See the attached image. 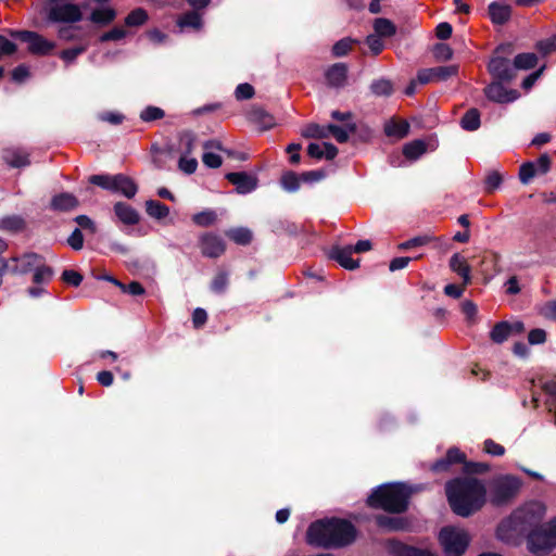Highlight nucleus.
Segmentation results:
<instances>
[{"label":"nucleus","instance_id":"obj_29","mask_svg":"<svg viewBox=\"0 0 556 556\" xmlns=\"http://www.w3.org/2000/svg\"><path fill=\"white\" fill-rule=\"evenodd\" d=\"M225 235L238 245H249L253 240V233L247 227L230 228L225 231Z\"/></svg>","mask_w":556,"mask_h":556},{"label":"nucleus","instance_id":"obj_4","mask_svg":"<svg viewBox=\"0 0 556 556\" xmlns=\"http://www.w3.org/2000/svg\"><path fill=\"white\" fill-rule=\"evenodd\" d=\"M546 513L543 503L532 501L515 509L510 516L501 522L497 528L498 536L502 538L504 531H511L518 535H525L528 539L529 533L534 531L541 523Z\"/></svg>","mask_w":556,"mask_h":556},{"label":"nucleus","instance_id":"obj_21","mask_svg":"<svg viewBox=\"0 0 556 556\" xmlns=\"http://www.w3.org/2000/svg\"><path fill=\"white\" fill-rule=\"evenodd\" d=\"M79 206L78 199L70 192H61L50 200L49 208L53 212H71Z\"/></svg>","mask_w":556,"mask_h":556},{"label":"nucleus","instance_id":"obj_8","mask_svg":"<svg viewBox=\"0 0 556 556\" xmlns=\"http://www.w3.org/2000/svg\"><path fill=\"white\" fill-rule=\"evenodd\" d=\"M521 481L514 476H502L495 479L490 486V503L500 507L509 504L519 493Z\"/></svg>","mask_w":556,"mask_h":556},{"label":"nucleus","instance_id":"obj_2","mask_svg":"<svg viewBox=\"0 0 556 556\" xmlns=\"http://www.w3.org/2000/svg\"><path fill=\"white\" fill-rule=\"evenodd\" d=\"M445 493L452 511L467 518L482 508L486 489L476 478L460 477L446 482Z\"/></svg>","mask_w":556,"mask_h":556},{"label":"nucleus","instance_id":"obj_40","mask_svg":"<svg viewBox=\"0 0 556 556\" xmlns=\"http://www.w3.org/2000/svg\"><path fill=\"white\" fill-rule=\"evenodd\" d=\"M149 20L148 12L142 8L130 11L124 20L127 27H139L144 25Z\"/></svg>","mask_w":556,"mask_h":556},{"label":"nucleus","instance_id":"obj_22","mask_svg":"<svg viewBox=\"0 0 556 556\" xmlns=\"http://www.w3.org/2000/svg\"><path fill=\"white\" fill-rule=\"evenodd\" d=\"M375 522L378 528L389 532L405 531L409 526L407 519L404 517L382 514L375 516Z\"/></svg>","mask_w":556,"mask_h":556},{"label":"nucleus","instance_id":"obj_39","mask_svg":"<svg viewBox=\"0 0 556 556\" xmlns=\"http://www.w3.org/2000/svg\"><path fill=\"white\" fill-rule=\"evenodd\" d=\"M509 337L510 332L507 320L496 323L490 331V339L496 344L504 343Z\"/></svg>","mask_w":556,"mask_h":556},{"label":"nucleus","instance_id":"obj_12","mask_svg":"<svg viewBox=\"0 0 556 556\" xmlns=\"http://www.w3.org/2000/svg\"><path fill=\"white\" fill-rule=\"evenodd\" d=\"M552 159L547 153L541 154L536 161H529L519 167V180L528 185L536 175H545L551 170Z\"/></svg>","mask_w":556,"mask_h":556},{"label":"nucleus","instance_id":"obj_27","mask_svg":"<svg viewBox=\"0 0 556 556\" xmlns=\"http://www.w3.org/2000/svg\"><path fill=\"white\" fill-rule=\"evenodd\" d=\"M383 131L388 137L403 139L409 132V124L406 121H396L391 118L386 122Z\"/></svg>","mask_w":556,"mask_h":556},{"label":"nucleus","instance_id":"obj_53","mask_svg":"<svg viewBox=\"0 0 556 556\" xmlns=\"http://www.w3.org/2000/svg\"><path fill=\"white\" fill-rule=\"evenodd\" d=\"M433 56L441 62L448 61L453 58V49L443 42L435 43L432 49Z\"/></svg>","mask_w":556,"mask_h":556},{"label":"nucleus","instance_id":"obj_19","mask_svg":"<svg viewBox=\"0 0 556 556\" xmlns=\"http://www.w3.org/2000/svg\"><path fill=\"white\" fill-rule=\"evenodd\" d=\"M388 549L392 556H435L429 549L412 546L396 539L388 541Z\"/></svg>","mask_w":556,"mask_h":556},{"label":"nucleus","instance_id":"obj_6","mask_svg":"<svg viewBox=\"0 0 556 556\" xmlns=\"http://www.w3.org/2000/svg\"><path fill=\"white\" fill-rule=\"evenodd\" d=\"M88 180L91 185L113 193H119L127 199L135 198L138 192L137 182L125 174H96L91 175Z\"/></svg>","mask_w":556,"mask_h":556},{"label":"nucleus","instance_id":"obj_49","mask_svg":"<svg viewBox=\"0 0 556 556\" xmlns=\"http://www.w3.org/2000/svg\"><path fill=\"white\" fill-rule=\"evenodd\" d=\"M4 160L11 167L14 168L25 167L30 164L28 155L17 151L8 152L4 155Z\"/></svg>","mask_w":556,"mask_h":556},{"label":"nucleus","instance_id":"obj_18","mask_svg":"<svg viewBox=\"0 0 556 556\" xmlns=\"http://www.w3.org/2000/svg\"><path fill=\"white\" fill-rule=\"evenodd\" d=\"M352 245H333L328 252V257L339 263V265L348 270H354L359 267V260L352 258Z\"/></svg>","mask_w":556,"mask_h":556},{"label":"nucleus","instance_id":"obj_54","mask_svg":"<svg viewBox=\"0 0 556 556\" xmlns=\"http://www.w3.org/2000/svg\"><path fill=\"white\" fill-rule=\"evenodd\" d=\"M328 137L331 135L339 143H345L349 141L348 130L343 126L336 124L327 125Z\"/></svg>","mask_w":556,"mask_h":556},{"label":"nucleus","instance_id":"obj_44","mask_svg":"<svg viewBox=\"0 0 556 556\" xmlns=\"http://www.w3.org/2000/svg\"><path fill=\"white\" fill-rule=\"evenodd\" d=\"M181 154L190 155L194 150L197 136L192 130H182L178 134Z\"/></svg>","mask_w":556,"mask_h":556},{"label":"nucleus","instance_id":"obj_58","mask_svg":"<svg viewBox=\"0 0 556 556\" xmlns=\"http://www.w3.org/2000/svg\"><path fill=\"white\" fill-rule=\"evenodd\" d=\"M365 42L374 55L380 54L384 48L382 38L374 34L368 35Z\"/></svg>","mask_w":556,"mask_h":556},{"label":"nucleus","instance_id":"obj_13","mask_svg":"<svg viewBox=\"0 0 556 556\" xmlns=\"http://www.w3.org/2000/svg\"><path fill=\"white\" fill-rule=\"evenodd\" d=\"M199 247L204 257L217 258L226 251L224 239L214 232H204L199 238Z\"/></svg>","mask_w":556,"mask_h":556},{"label":"nucleus","instance_id":"obj_7","mask_svg":"<svg viewBox=\"0 0 556 556\" xmlns=\"http://www.w3.org/2000/svg\"><path fill=\"white\" fill-rule=\"evenodd\" d=\"M527 547L532 554L549 553L556 547V517L546 523H541L529 533Z\"/></svg>","mask_w":556,"mask_h":556},{"label":"nucleus","instance_id":"obj_32","mask_svg":"<svg viewBox=\"0 0 556 556\" xmlns=\"http://www.w3.org/2000/svg\"><path fill=\"white\" fill-rule=\"evenodd\" d=\"M427 151V144L421 139H415L403 146V155L410 161L418 160Z\"/></svg>","mask_w":556,"mask_h":556},{"label":"nucleus","instance_id":"obj_56","mask_svg":"<svg viewBox=\"0 0 556 556\" xmlns=\"http://www.w3.org/2000/svg\"><path fill=\"white\" fill-rule=\"evenodd\" d=\"M61 279L72 287H79L84 277L80 273L74 269H64Z\"/></svg>","mask_w":556,"mask_h":556},{"label":"nucleus","instance_id":"obj_26","mask_svg":"<svg viewBox=\"0 0 556 556\" xmlns=\"http://www.w3.org/2000/svg\"><path fill=\"white\" fill-rule=\"evenodd\" d=\"M117 12L111 7L93 9L88 21L99 26H108L116 18Z\"/></svg>","mask_w":556,"mask_h":556},{"label":"nucleus","instance_id":"obj_11","mask_svg":"<svg viewBox=\"0 0 556 556\" xmlns=\"http://www.w3.org/2000/svg\"><path fill=\"white\" fill-rule=\"evenodd\" d=\"M51 1L56 3L48 12V20L50 22L74 24L83 20L80 5L72 2H58V0Z\"/></svg>","mask_w":556,"mask_h":556},{"label":"nucleus","instance_id":"obj_5","mask_svg":"<svg viewBox=\"0 0 556 556\" xmlns=\"http://www.w3.org/2000/svg\"><path fill=\"white\" fill-rule=\"evenodd\" d=\"M513 53L514 45L511 42L501 43L494 49L488 63V71L493 79L509 84L516 78L514 61L509 60Z\"/></svg>","mask_w":556,"mask_h":556},{"label":"nucleus","instance_id":"obj_55","mask_svg":"<svg viewBox=\"0 0 556 556\" xmlns=\"http://www.w3.org/2000/svg\"><path fill=\"white\" fill-rule=\"evenodd\" d=\"M127 30L122 27H113L111 30L103 33L99 37L100 42L118 41L127 36Z\"/></svg>","mask_w":556,"mask_h":556},{"label":"nucleus","instance_id":"obj_47","mask_svg":"<svg viewBox=\"0 0 556 556\" xmlns=\"http://www.w3.org/2000/svg\"><path fill=\"white\" fill-rule=\"evenodd\" d=\"M301 135L304 138L326 139L328 138L327 126L309 123L302 129Z\"/></svg>","mask_w":556,"mask_h":556},{"label":"nucleus","instance_id":"obj_17","mask_svg":"<svg viewBox=\"0 0 556 556\" xmlns=\"http://www.w3.org/2000/svg\"><path fill=\"white\" fill-rule=\"evenodd\" d=\"M349 66L339 62L330 65L325 71V80L329 88L341 89L348 83Z\"/></svg>","mask_w":556,"mask_h":556},{"label":"nucleus","instance_id":"obj_14","mask_svg":"<svg viewBox=\"0 0 556 556\" xmlns=\"http://www.w3.org/2000/svg\"><path fill=\"white\" fill-rule=\"evenodd\" d=\"M8 262V270L10 273L14 275H25L33 271L39 263L43 262V257L38 253L28 252L18 257H12Z\"/></svg>","mask_w":556,"mask_h":556},{"label":"nucleus","instance_id":"obj_15","mask_svg":"<svg viewBox=\"0 0 556 556\" xmlns=\"http://www.w3.org/2000/svg\"><path fill=\"white\" fill-rule=\"evenodd\" d=\"M504 84L506 83L495 79L491 84H489L484 88V94L488 98V100L495 103L505 104L514 102L519 98V92L517 90L506 89L504 87Z\"/></svg>","mask_w":556,"mask_h":556},{"label":"nucleus","instance_id":"obj_42","mask_svg":"<svg viewBox=\"0 0 556 556\" xmlns=\"http://www.w3.org/2000/svg\"><path fill=\"white\" fill-rule=\"evenodd\" d=\"M229 286V274L218 270L211 281L210 289L215 294H224Z\"/></svg>","mask_w":556,"mask_h":556},{"label":"nucleus","instance_id":"obj_24","mask_svg":"<svg viewBox=\"0 0 556 556\" xmlns=\"http://www.w3.org/2000/svg\"><path fill=\"white\" fill-rule=\"evenodd\" d=\"M511 7L500 1H493L488 5V14L494 25H505L511 17Z\"/></svg>","mask_w":556,"mask_h":556},{"label":"nucleus","instance_id":"obj_1","mask_svg":"<svg viewBox=\"0 0 556 556\" xmlns=\"http://www.w3.org/2000/svg\"><path fill=\"white\" fill-rule=\"evenodd\" d=\"M356 536V527L350 520L338 517L315 520L306 531L307 544L324 548L349 546Z\"/></svg>","mask_w":556,"mask_h":556},{"label":"nucleus","instance_id":"obj_33","mask_svg":"<svg viewBox=\"0 0 556 556\" xmlns=\"http://www.w3.org/2000/svg\"><path fill=\"white\" fill-rule=\"evenodd\" d=\"M539 58L533 52H523L515 55L514 65L515 71H529L538 65Z\"/></svg>","mask_w":556,"mask_h":556},{"label":"nucleus","instance_id":"obj_28","mask_svg":"<svg viewBox=\"0 0 556 556\" xmlns=\"http://www.w3.org/2000/svg\"><path fill=\"white\" fill-rule=\"evenodd\" d=\"M177 25L180 28H193L195 30H200L203 26L202 14L194 10L188 11L178 17Z\"/></svg>","mask_w":556,"mask_h":556},{"label":"nucleus","instance_id":"obj_35","mask_svg":"<svg viewBox=\"0 0 556 556\" xmlns=\"http://www.w3.org/2000/svg\"><path fill=\"white\" fill-rule=\"evenodd\" d=\"M480 112L478 109H469L460 118V127L467 131H475L481 125Z\"/></svg>","mask_w":556,"mask_h":556},{"label":"nucleus","instance_id":"obj_37","mask_svg":"<svg viewBox=\"0 0 556 556\" xmlns=\"http://www.w3.org/2000/svg\"><path fill=\"white\" fill-rule=\"evenodd\" d=\"M147 214L157 220L164 219L169 214V207L157 200L146 201Z\"/></svg>","mask_w":556,"mask_h":556},{"label":"nucleus","instance_id":"obj_23","mask_svg":"<svg viewBox=\"0 0 556 556\" xmlns=\"http://www.w3.org/2000/svg\"><path fill=\"white\" fill-rule=\"evenodd\" d=\"M113 211L118 220L124 225L134 226L140 220L138 211L126 202H116L113 206Z\"/></svg>","mask_w":556,"mask_h":556},{"label":"nucleus","instance_id":"obj_63","mask_svg":"<svg viewBox=\"0 0 556 556\" xmlns=\"http://www.w3.org/2000/svg\"><path fill=\"white\" fill-rule=\"evenodd\" d=\"M547 338L546 331L541 328H535L529 331L528 342L531 345H538L545 343Z\"/></svg>","mask_w":556,"mask_h":556},{"label":"nucleus","instance_id":"obj_20","mask_svg":"<svg viewBox=\"0 0 556 556\" xmlns=\"http://www.w3.org/2000/svg\"><path fill=\"white\" fill-rule=\"evenodd\" d=\"M248 119L258 126L262 131L268 130L276 125L275 117L258 104L251 106L248 112Z\"/></svg>","mask_w":556,"mask_h":556},{"label":"nucleus","instance_id":"obj_59","mask_svg":"<svg viewBox=\"0 0 556 556\" xmlns=\"http://www.w3.org/2000/svg\"><path fill=\"white\" fill-rule=\"evenodd\" d=\"M254 93V87L248 83L239 84L235 90L236 99L239 101L249 100L253 98Z\"/></svg>","mask_w":556,"mask_h":556},{"label":"nucleus","instance_id":"obj_61","mask_svg":"<svg viewBox=\"0 0 556 556\" xmlns=\"http://www.w3.org/2000/svg\"><path fill=\"white\" fill-rule=\"evenodd\" d=\"M535 48L543 56L552 53L554 50H556V36L538 41L535 43Z\"/></svg>","mask_w":556,"mask_h":556},{"label":"nucleus","instance_id":"obj_9","mask_svg":"<svg viewBox=\"0 0 556 556\" xmlns=\"http://www.w3.org/2000/svg\"><path fill=\"white\" fill-rule=\"evenodd\" d=\"M438 539L445 556H462L470 544L469 534L452 526L443 527Z\"/></svg>","mask_w":556,"mask_h":556},{"label":"nucleus","instance_id":"obj_10","mask_svg":"<svg viewBox=\"0 0 556 556\" xmlns=\"http://www.w3.org/2000/svg\"><path fill=\"white\" fill-rule=\"evenodd\" d=\"M9 35L13 39L27 43L28 52L34 55H48L55 48V43L53 41L46 39L37 31L10 29Z\"/></svg>","mask_w":556,"mask_h":556},{"label":"nucleus","instance_id":"obj_62","mask_svg":"<svg viewBox=\"0 0 556 556\" xmlns=\"http://www.w3.org/2000/svg\"><path fill=\"white\" fill-rule=\"evenodd\" d=\"M86 48L83 46L65 49L61 51L60 58L66 63H73L78 55L84 53Z\"/></svg>","mask_w":556,"mask_h":556},{"label":"nucleus","instance_id":"obj_43","mask_svg":"<svg viewBox=\"0 0 556 556\" xmlns=\"http://www.w3.org/2000/svg\"><path fill=\"white\" fill-rule=\"evenodd\" d=\"M218 219L217 213L214 210L207 208L195 213L192 216V222L199 227L213 226Z\"/></svg>","mask_w":556,"mask_h":556},{"label":"nucleus","instance_id":"obj_45","mask_svg":"<svg viewBox=\"0 0 556 556\" xmlns=\"http://www.w3.org/2000/svg\"><path fill=\"white\" fill-rule=\"evenodd\" d=\"M271 228L273 231L278 235L287 233L290 236H296L299 233V226L287 219H274L271 222Z\"/></svg>","mask_w":556,"mask_h":556},{"label":"nucleus","instance_id":"obj_41","mask_svg":"<svg viewBox=\"0 0 556 556\" xmlns=\"http://www.w3.org/2000/svg\"><path fill=\"white\" fill-rule=\"evenodd\" d=\"M301 174L293 170H287L281 175L280 185L288 192H295L300 189Z\"/></svg>","mask_w":556,"mask_h":556},{"label":"nucleus","instance_id":"obj_30","mask_svg":"<svg viewBox=\"0 0 556 556\" xmlns=\"http://www.w3.org/2000/svg\"><path fill=\"white\" fill-rule=\"evenodd\" d=\"M26 227L25 219L20 215H8L0 219V230L12 233L20 232Z\"/></svg>","mask_w":556,"mask_h":556},{"label":"nucleus","instance_id":"obj_60","mask_svg":"<svg viewBox=\"0 0 556 556\" xmlns=\"http://www.w3.org/2000/svg\"><path fill=\"white\" fill-rule=\"evenodd\" d=\"M67 244L74 251H80L84 248V235L80 228L77 227L72 231V233L67 238Z\"/></svg>","mask_w":556,"mask_h":556},{"label":"nucleus","instance_id":"obj_34","mask_svg":"<svg viewBox=\"0 0 556 556\" xmlns=\"http://www.w3.org/2000/svg\"><path fill=\"white\" fill-rule=\"evenodd\" d=\"M374 35L381 38H390L396 34V26L389 18L378 17L374 21Z\"/></svg>","mask_w":556,"mask_h":556},{"label":"nucleus","instance_id":"obj_36","mask_svg":"<svg viewBox=\"0 0 556 556\" xmlns=\"http://www.w3.org/2000/svg\"><path fill=\"white\" fill-rule=\"evenodd\" d=\"M369 89L376 97H391L394 92L393 83L388 78H379L371 81Z\"/></svg>","mask_w":556,"mask_h":556},{"label":"nucleus","instance_id":"obj_3","mask_svg":"<svg viewBox=\"0 0 556 556\" xmlns=\"http://www.w3.org/2000/svg\"><path fill=\"white\" fill-rule=\"evenodd\" d=\"M412 489L402 482L386 483L372 490L367 505L389 514H403L408 509Z\"/></svg>","mask_w":556,"mask_h":556},{"label":"nucleus","instance_id":"obj_46","mask_svg":"<svg viewBox=\"0 0 556 556\" xmlns=\"http://www.w3.org/2000/svg\"><path fill=\"white\" fill-rule=\"evenodd\" d=\"M53 275V268L41 262L34 269L33 282L36 285L47 283L52 279Z\"/></svg>","mask_w":556,"mask_h":556},{"label":"nucleus","instance_id":"obj_57","mask_svg":"<svg viewBox=\"0 0 556 556\" xmlns=\"http://www.w3.org/2000/svg\"><path fill=\"white\" fill-rule=\"evenodd\" d=\"M188 155H181L178 161V168L187 175L195 173L198 168V161L194 157H187Z\"/></svg>","mask_w":556,"mask_h":556},{"label":"nucleus","instance_id":"obj_25","mask_svg":"<svg viewBox=\"0 0 556 556\" xmlns=\"http://www.w3.org/2000/svg\"><path fill=\"white\" fill-rule=\"evenodd\" d=\"M448 265L452 271L456 273L463 278L465 286L471 282V268L462 254L454 253L450 258Z\"/></svg>","mask_w":556,"mask_h":556},{"label":"nucleus","instance_id":"obj_48","mask_svg":"<svg viewBox=\"0 0 556 556\" xmlns=\"http://www.w3.org/2000/svg\"><path fill=\"white\" fill-rule=\"evenodd\" d=\"M357 40L353 39L351 37H344L340 40H338L331 49L332 55L336 58H342L346 55L351 50L352 46L356 43Z\"/></svg>","mask_w":556,"mask_h":556},{"label":"nucleus","instance_id":"obj_38","mask_svg":"<svg viewBox=\"0 0 556 556\" xmlns=\"http://www.w3.org/2000/svg\"><path fill=\"white\" fill-rule=\"evenodd\" d=\"M466 459V454H445L444 458L437 460L431 469L434 472L447 471L453 464H462Z\"/></svg>","mask_w":556,"mask_h":556},{"label":"nucleus","instance_id":"obj_50","mask_svg":"<svg viewBox=\"0 0 556 556\" xmlns=\"http://www.w3.org/2000/svg\"><path fill=\"white\" fill-rule=\"evenodd\" d=\"M433 80L444 81L450 77L457 75L458 66L457 65H445V66H437L431 67Z\"/></svg>","mask_w":556,"mask_h":556},{"label":"nucleus","instance_id":"obj_52","mask_svg":"<svg viewBox=\"0 0 556 556\" xmlns=\"http://www.w3.org/2000/svg\"><path fill=\"white\" fill-rule=\"evenodd\" d=\"M503 182L502 175L496 172H490L484 179V191L486 193H493Z\"/></svg>","mask_w":556,"mask_h":556},{"label":"nucleus","instance_id":"obj_16","mask_svg":"<svg viewBox=\"0 0 556 556\" xmlns=\"http://www.w3.org/2000/svg\"><path fill=\"white\" fill-rule=\"evenodd\" d=\"M225 178L236 186L239 194H248L257 188L258 179L255 175L247 172H231L225 175Z\"/></svg>","mask_w":556,"mask_h":556},{"label":"nucleus","instance_id":"obj_51","mask_svg":"<svg viewBox=\"0 0 556 556\" xmlns=\"http://www.w3.org/2000/svg\"><path fill=\"white\" fill-rule=\"evenodd\" d=\"M165 116L163 109L154 105H148L140 112V119L144 123H151Z\"/></svg>","mask_w":556,"mask_h":556},{"label":"nucleus","instance_id":"obj_31","mask_svg":"<svg viewBox=\"0 0 556 556\" xmlns=\"http://www.w3.org/2000/svg\"><path fill=\"white\" fill-rule=\"evenodd\" d=\"M542 390L544 391L546 399L545 405L548 413L552 415L553 421L556 426V381L549 380L543 383Z\"/></svg>","mask_w":556,"mask_h":556},{"label":"nucleus","instance_id":"obj_64","mask_svg":"<svg viewBox=\"0 0 556 556\" xmlns=\"http://www.w3.org/2000/svg\"><path fill=\"white\" fill-rule=\"evenodd\" d=\"M74 222L80 228H83L85 230H89L91 233H96L97 232V225L88 215H85V214L77 215L74 218Z\"/></svg>","mask_w":556,"mask_h":556}]
</instances>
